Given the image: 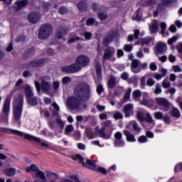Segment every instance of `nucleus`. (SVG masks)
I'll return each instance as SVG.
<instances>
[{"instance_id":"obj_1","label":"nucleus","mask_w":182,"mask_h":182,"mask_svg":"<svg viewBox=\"0 0 182 182\" xmlns=\"http://www.w3.org/2000/svg\"><path fill=\"white\" fill-rule=\"evenodd\" d=\"M74 93L76 97H70L68 99L67 103L68 107L73 110H77L80 112L82 109H86L87 105L86 104H82L83 102H89L90 97L92 96V90L89 84L84 82L78 84L75 90Z\"/></svg>"},{"instance_id":"obj_2","label":"nucleus","mask_w":182,"mask_h":182,"mask_svg":"<svg viewBox=\"0 0 182 182\" xmlns=\"http://www.w3.org/2000/svg\"><path fill=\"white\" fill-rule=\"evenodd\" d=\"M23 109V95L18 94L13 102V117L15 123L21 126V117Z\"/></svg>"},{"instance_id":"obj_3","label":"nucleus","mask_w":182,"mask_h":182,"mask_svg":"<svg viewBox=\"0 0 182 182\" xmlns=\"http://www.w3.org/2000/svg\"><path fill=\"white\" fill-rule=\"evenodd\" d=\"M15 91H12L9 95L6 97L0 113V122L1 123H4V124H8L9 122V112H11V99L14 96Z\"/></svg>"},{"instance_id":"obj_4","label":"nucleus","mask_w":182,"mask_h":182,"mask_svg":"<svg viewBox=\"0 0 182 182\" xmlns=\"http://www.w3.org/2000/svg\"><path fill=\"white\" fill-rule=\"evenodd\" d=\"M52 33H53V26L49 23H44L39 28L38 38L41 41H45L50 38Z\"/></svg>"},{"instance_id":"obj_5","label":"nucleus","mask_w":182,"mask_h":182,"mask_svg":"<svg viewBox=\"0 0 182 182\" xmlns=\"http://www.w3.org/2000/svg\"><path fill=\"white\" fill-rule=\"evenodd\" d=\"M47 80H50V77H44L41 83L38 81L34 82L36 89L38 93L41 92V90H42V92L44 93H49L50 92V83H49V81Z\"/></svg>"},{"instance_id":"obj_6","label":"nucleus","mask_w":182,"mask_h":182,"mask_svg":"<svg viewBox=\"0 0 182 182\" xmlns=\"http://www.w3.org/2000/svg\"><path fill=\"white\" fill-rule=\"evenodd\" d=\"M24 139L29 141H35L36 143H41V147L49 149V144L48 141L41 139L39 137L33 136L29 134H24Z\"/></svg>"},{"instance_id":"obj_7","label":"nucleus","mask_w":182,"mask_h":182,"mask_svg":"<svg viewBox=\"0 0 182 182\" xmlns=\"http://www.w3.org/2000/svg\"><path fill=\"white\" fill-rule=\"evenodd\" d=\"M114 53H116V49L114 47H108L106 48L102 56V62L112 60V58L114 56Z\"/></svg>"},{"instance_id":"obj_8","label":"nucleus","mask_w":182,"mask_h":182,"mask_svg":"<svg viewBox=\"0 0 182 182\" xmlns=\"http://www.w3.org/2000/svg\"><path fill=\"white\" fill-rule=\"evenodd\" d=\"M122 112L125 115V117H130L133 116L134 113V105L132 103L127 104L123 106Z\"/></svg>"},{"instance_id":"obj_9","label":"nucleus","mask_w":182,"mask_h":182,"mask_svg":"<svg viewBox=\"0 0 182 182\" xmlns=\"http://www.w3.org/2000/svg\"><path fill=\"white\" fill-rule=\"evenodd\" d=\"M76 63H79L82 68H86L90 63V58L87 55H80L76 58Z\"/></svg>"},{"instance_id":"obj_10","label":"nucleus","mask_w":182,"mask_h":182,"mask_svg":"<svg viewBox=\"0 0 182 182\" xmlns=\"http://www.w3.org/2000/svg\"><path fill=\"white\" fill-rule=\"evenodd\" d=\"M141 63V61L138 59H134L132 60L131 63V70L132 72L134 73H140L141 72V68H139L140 66V64Z\"/></svg>"},{"instance_id":"obj_11","label":"nucleus","mask_w":182,"mask_h":182,"mask_svg":"<svg viewBox=\"0 0 182 182\" xmlns=\"http://www.w3.org/2000/svg\"><path fill=\"white\" fill-rule=\"evenodd\" d=\"M156 53H164L167 50V45L166 43L159 42L155 46Z\"/></svg>"},{"instance_id":"obj_12","label":"nucleus","mask_w":182,"mask_h":182,"mask_svg":"<svg viewBox=\"0 0 182 182\" xmlns=\"http://www.w3.org/2000/svg\"><path fill=\"white\" fill-rule=\"evenodd\" d=\"M66 35H68V28L66 26L60 27L57 31L55 38L57 39H63V37L66 36Z\"/></svg>"},{"instance_id":"obj_13","label":"nucleus","mask_w":182,"mask_h":182,"mask_svg":"<svg viewBox=\"0 0 182 182\" xmlns=\"http://www.w3.org/2000/svg\"><path fill=\"white\" fill-rule=\"evenodd\" d=\"M28 19L31 23H36L41 19V14L37 12L31 13L28 16Z\"/></svg>"},{"instance_id":"obj_14","label":"nucleus","mask_w":182,"mask_h":182,"mask_svg":"<svg viewBox=\"0 0 182 182\" xmlns=\"http://www.w3.org/2000/svg\"><path fill=\"white\" fill-rule=\"evenodd\" d=\"M123 134H124L127 141L129 143H136V137L129 130H123Z\"/></svg>"},{"instance_id":"obj_15","label":"nucleus","mask_w":182,"mask_h":182,"mask_svg":"<svg viewBox=\"0 0 182 182\" xmlns=\"http://www.w3.org/2000/svg\"><path fill=\"white\" fill-rule=\"evenodd\" d=\"M151 99L149 96V93L144 92L142 95V100H139V104L142 106H149V103H150V101Z\"/></svg>"},{"instance_id":"obj_16","label":"nucleus","mask_w":182,"mask_h":182,"mask_svg":"<svg viewBox=\"0 0 182 182\" xmlns=\"http://www.w3.org/2000/svg\"><path fill=\"white\" fill-rule=\"evenodd\" d=\"M43 63V59L35 60L30 62L28 65V69H31V68H38L41 66Z\"/></svg>"},{"instance_id":"obj_17","label":"nucleus","mask_w":182,"mask_h":182,"mask_svg":"<svg viewBox=\"0 0 182 182\" xmlns=\"http://www.w3.org/2000/svg\"><path fill=\"white\" fill-rule=\"evenodd\" d=\"M155 100L159 106H164V107H168L170 106V103L166 98L159 97L156 98Z\"/></svg>"},{"instance_id":"obj_18","label":"nucleus","mask_w":182,"mask_h":182,"mask_svg":"<svg viewBox=\"0 0 182 182\" xmlns=\"http://www.w3.org/2000/svg\"><path fill=\"white\" fill-rule=\"evenodd\" d=\"M84 167L90 168L91 170H97V166L90 159H87L85 163H83Z\"/></svg>"},{"instance_id":"obj_19","label":"nucleus","mask_w":182,"mask_h":182,"mask_svg":"<svg viewBox=\"0 0 182 182\" xmlns=\"http://www.w3.org/2000/svg\"><path fill=\"white\" fill-rule=\"evenodd\" d=\"M129 126H132L133 129L136 133H140V132H141V128H140V127H139V123H137V122H136L134 120L131 121L129 122V124L127 126V129H130V127H129Z\"/></svg>"},{"instance_id":"obj_20","label":"nucleus","mask_w":182,"mask_h":182,"mask_svg":"<svg viewBox=\"0 0 182 182\" xmlns=\"http://www.w3.org/2000/svg\"><path fill=\"white\" fill-rule=\"evenodd\" d=\"M29 4V1L28 0H21V1H17L16 2V5L17 6L16 9L17 11H21L22 8H25L26 5Z\"/></svg>"},{"instance_id":"obj_21","label":"nucleus","mask_w":182,"mask_h":182,"mask_svg":"<svg viewBox=\"0 0 182 182\" xmlns=\"http://www.w3.org/2000/svg\"><path fill=\"white\" fill-rule=\"evenodd\" d=\"M24 92H25L26 100L31 97H33V89H32V87L27 85L25 87Z\"/></svg>"},{"instance_id":"obj_22","label":"nucleus","mask_w":182,"mask_h":182,"mask_svg":"<svg viewBox=\"0 0 182 182\" xmlns=\"http://www.w3.org/2000/svg\"><path fill=\"white\" fill-rule=\"evenodd\" d=\"M0 130H9L10 133H13L14 134H17V136H20L21 137H24L25 133L18 131L16 129H11L5 127H0Z\"/></svg>"},{"instance_id":"obj_23","label":"nucleus","mask_w":182,"mask_h":182,"mask_svg":"<svg viewBox=\"0 0 182 182\" xmlns=\"http://www.w3.org/2000/svg\"><path fill=\"white\" fill-rule=\"evenodd\" d=\"M149 29L151 33H156V32H159V23L157 21H154L152 24L149 26Z\"/></svg>"},{"instance_id":"obj_24","label":"nucleus","mask_w":182,"mask_h":182,"mask_svg":"<svg viewBox=\"0 0 182 182\" xmlns=\"http://www.w3.org/2000/svg\"><path fill=\"white\" fill-rule=\"evenodd\" d=\"M26 100L29 106L33 107L38 105V97H31L28 98Z\"/></svg>"},{"instance_id":"obj_25","label":"nucleus","mask_w":182,"mask_h":182,"mask_svg":"<svg viewBox=\"0 0 182 182\" xmlns=\"http://www.w3.org/2000/svg\"><path fill=\"white\" fill-rule=\"evenodd\" d=\"M132 97L136 102H140V97H141V91L140 90H136L132 92Z\"/></svg>"},{"instance_id":"obj_26","label":"nucleus","mask_w":182,"mask_h":182,"mask_svg":"<svg viewBox=\"0 0 182 182\" xmlns=\"http://www.w3.org/2000/svg\"><path fill=\"white\" fill-rule=\"evenodd\" d=\"M87 7V4H86V1L83 0L80 1L77 4V8L80 12H83L86 11V8Z\"/></svg>"},{"instance_id":"obj_27","label":"nucleus","mask_w":182,"mask_h":182,"mask_svg":"<svg viewBox=\"0 0 182 182\" xmlns=\"http://www.w3.org/2000/svg\"><path fill=\"white\" fill-rule=\"evenodd\" d=\"M39 170V167L36 164H31L30 166L26 168L27 173H31V171L34 172L35 173Z\"/></svg>"},{"instance_id":"obj_28","label":"nucleus","mask_w":182,"mask_h":182,"mask_svg":"<svg viewBox=\"0 0 182 182\" xmlns=\"http://www.w3.org/2000/svg\"><path fill=\"white\" fill-rule=\"evenodd\" d=\"M71 66L73 68V72H74V73H76L77 72H80V70H82V66L76 62L75 60V63L71 64Z\"/></svg>"},{"instance_id":"obj_29","label":"nucleus","mask_w":182,"mask_h":182,"mask_svg":"<svg viewBox=\"0 0 182 182\" xmlns=\"http://www.w3.org/2000/svg\"><path fill=\"white\" fill-rule=\"evenodd\" d=\"M112 41H113V37L110 35L107 36L103 39V43L105 46H109L110 43H112Z\"/></svg>"},{"instance_id":"obj_30","label":"nucleus","mask_w":182,"mask_h":182,"mask_svg":"<svg viewBox=\"0 0 182 182\" xmlns=\"http://www.w3.org/2000/svg\"><path fill=\"white\" fill-rule=\"evenodd\" d=\"M126 143L124 142V140H123V138H121L119 139H115L114 144L115 147H123Z\"/></svg>"},{"instance_id":"obj_31","label":"nucleus","mask_w":182,"mask_h":182,"mask_svg":"<svg viewBox=\"0 0 182 182\" xmlns=\"http://www.w3.org/2000/svg\"><path fill=\"white\" fill-rule=\"evenodd\" d=\"M36 177H39L41 180H46V175H45V172L38 169L37 172L35 173Z\"/></svg>"},{"instance_id":"obj_32","label":"nucleus","mask_w":182,"mask_h":182,"mask_svg":"<svg viewBox=\"0 0 182 182\" xmlns=\"http://www.w3.org/2000/svg\"><path fill=\"white\" fill-rule=\"evenodd\" d=\"M108 86L110 89H114V87L116 86V77L113 76L110 77V79L108 81Z\"/></svg>"},{"instance_id":"obj_33","label":"nucleus","mask_w":182,"mask_h":182,"mask_svg":"<svg viewBox=\"0 0 182 182\" xmlns=\"http://www.w3.org/2000/svg\"><path fill=\"white\" fill-rule=\"evenodd\" d=\"M170 86H171V82H170V80H168V77H166L162 81V87H164V89H168Z\"/></svg>"},{"instance_id":"obj_34","label":"nucleus","mask_w":182,"mask_h":182,"mask_svg":"<svg viewBox=\"0 0 182 182\" xmlns=\"http://www.w3.org/2000/svg\"><path fill=\"white\" fill-rule=\"evenodd\" d=\"M130 95H132V87H129L124 92V99L127 102L130 100Z\"/></svg>"},{"instance_id":"obj_35","label":"nucleus","mask_w":182,"mask_h":182,"mask_svg":"<svg viewBox=\"0 0 182 182\" xmlns=\"http://www.w3.org/2000/svg\"><path fill=\"white\" fill-rule=\"evenodd\" d=\"M61 70L65 73H74L72 65L63 67Z\"/></svg>"},{"instance_id":"obj_36","label":"nucleus","mask_w":182,"mask_h":182,"mask_svg":"<svg viewBox=\"0 0 182 182\" xmlns=\"http://www.w3.org/2000/svg\"><path fill=\"white\" fill-rule=\"evenodd\" d=\"M95 70L97 77L100 79L102 77V65L100 63H97L95 66Z\"/></svg>"},{"instance_id":"obj_37","label":"nucleus","mask_w":182,"mask_h":182,"mask_svg":"<svg viewBox=\"0 0 182 182\" xmlns=\"http://www.w3.org/2000/svg\"><path fill=\"white\" fill-rule=\"evenodd\" d=\"M87 26H92V25H99V22L96 21V19L93 18H90L86 21Z\"/></svg>"},{"instance_id":"obj_38","label":"nucleus","mask_w":182,"mask_h":182,"mask_svg":"<svg viewBox=\"0 0 182 182\" xmlns=\"http://www.w3.org/2000/svg\"><path fill=\"white\" fill-rule=\"evenodd\" d=\"M16 171V170H15V168H10L6 170L5 174H6V176H9V177H12V176H15Z\"/></svg>"},{"instance_id":"obj_39","label":"nucleus","mask_w":182,"mask_h":182,"mask_svg":"<svg viewBox=\"0 0 182 182\" xmlns=\"http://www.w3.org/2000/svg\"><path fill=\"white\" fill-rule=\"evenodd\" d=\"M96 132H97V134L100 135V137H106V133H105V127L101 128L99 129V128H95Z\"/></svg>"},{"instance_id":"obj_40","label":"nucleus","mask_w":182,"mask_h":182,"mask_svg":"<svg viewBox=\"0 0 182 182\" xmlns=\"http://www.w3.org/2000/svg\"><path fill=\"white\" fill-rule=\"evenodd\" d=\"M153 41V38L146 37L141 39V45H149Z\"/></svg>"},{"instance_id":"obj_41","label":"nucleus","mask_w":182,"mask_h":182,"mask_svg":"<svg viewBox=\"0 0 182 182\" xmlns=\"http://www.w3.org/2000/svg\"><path fill=\"white\" fill-rule=\"evenodd\" d=\"M171 116H173V117H180V116H181L180 109L174 107L172 109Z\"/></svg>"},{"instance_id":"obj_42","label":"nucleus","mask_w":182,"mask_h":182,"mask_svg":"<svg viewBox=\"0 0 182 182\" xmlns=\"http://www.w3.org/2000/svg\"><path fill=\"white\" fill-rule=\"evenodd\" d=\"M45 173L48 178H53V176H55V177H58V173H54L51 171L46 170Z\"/></svg>"},{"instance_id":"obj_43","label":"nucleus","mask_w":182,"mask_h":182,"mask_svg":"<svg viewBox=\"0 0 182 182\" xmlns=\"http://www.w3.org/2000/svg\"><path fill=\"white\" fill-rule=\"evenodd\" d=\"M147 123H154V120H153V117L150 114L149 112H147L146 114L145 119Z\"/></svg>"},{"instance_id":"obj_44","label":"nucleus","mask_w":182,"mask_h":182,"mask_svg":"<svg viewBox=\"0 0 182 182\" xmlns=\"http://www.w3.org/2000/svg\"><path fill=\"white\" fill-rule=\"evenodd\" d=\"M161 85L159 83H156L155 85L154 93L155 95H160L161 93Z\"/></svg>"},{"instance_id":"obj_45","label":"nucleus","mask_w":182,"mask_h":182,"mask_svg":"<svg viewBox=\"0 0 182 182\" xmlns=\"http://www.w3.org/2000/svg\"><path fill=\"white\" fill-rule=\"evenodd\" d=\"M154 116L155 119H156V120H161V119H163V117H164L163 112H156L154 114Z\"/></svg>"},{"instance_id":"obj_46","label":"nucleus","mask_w":182,"mask_h":182,"mask_svg":"<svg viewBox=\"0 0 182 182\" xmlns=\"http://www.w3.org/2000/svg\"><path fill=\"white\" fill-rule=\"evenodd\" d=\"M136 117L138 120H140V122H144L145 120L144 113L143 112H137Z\"/></svg>"},{"instance_id":"obj_47","label":"nucleus","mask_w":182,"mask_h":182,"mask_svg":"<svg viewBox=\"0 0 182 182\" xmlns=\"http://www.w3.org/2000/svg\"><path fill=\"white\" fill-rule=\"evenodd\" d=\"M73 131V125L72 124L68 125L65 129V134L68 136V134H69V133H71V132Z\"/></svg>"},{"instance_id":"obj_48","label":"nucleus","mask_w":182,"mask_h":182,"mask_svg":"<svg viewBox=\"0 0 182 182\" xmlns=\"http://www.w3.org/2000/svg\"><path fill=\"white\" fill-rule=\"evenodd\" d=\"M146 79H147V75L141 77L140 80V86L142 89H144V86H146Z\"/></svg>"},{"instance_id":"obj_49","label":"nucleus","mask_w":182,"mask_h":182,"mask_svg":"<svg viewBox=\"0 0 182 182\" xmlns=\"http://www.w3.org/2000/svg\"><path fill=\"white\" fill-rule=\"evenodd\" d=\"M147 86H149V87H151L156 85V80L153 78H149L146 81Z\"/></svg>"},{"instance_id":"obj_50","label":"nucleus","mask_w":182,"mask_h":182,"mask_svg":"<svg viewBox=\"0 0 182 182\" xmlns=\"http://www.w3.org/2000/svg\"><path fill=\"white\" fill-rule=\"evenodd\" d=\"M123 50L125 52H132V50H133V46H132V44H126L124 46Z\"/></svg>"},{"instance_id":"obj_51","label":"nucleus","mask_w":182,"mask_h":182,"mask_svg":"<svg viewBox=\"0 0 182 182\" xmlns=\"http://www.w3.org/2000/svg\"><path fill=\"white\" fill-rule=\"evenodd\" d=\"M160 26L161 29V35H164V33H166V29L167 28V25L166 24L165 22H161Z\"/></svg>"},{"instance_id":"obj_52","label":"nucleus","mask_w":182,"mask_h":182,"mask_svg":"<svg viewBox=\"0 0 182 182\" xmlns=\"http://www.w3.org/2000/svg\"><path fill=\"white\" fill-rule=\"evenodd\" d=\"M58 12L59 14H61V15H65V14H68V11L66 7L62 6L60 7Z\"/></svg>"},{"instance_id":"obj_53","label":"nucleus","mask_w":182,"mask_h":182,"mask_svg":"<svg viewBox=\"0 0 182 182\" xmlns=\"http://www.w3.org/2000/svg\"><path fill=\"white\" fill-rule=\"evenodd\" d=\"M113 117L114 119H115V120H119V119H123V114H122L120 112H117L114 113Z\"/></svg>"},{"instance_id":"obj_54","label":"nucleus","mask_w":182,"mask_h":182,"mask_svg":"<svg viewBox=\"0 0 182 182\" xmlns=\"http://www.w3.org/2000/svg\"><path fill=\"white\" fill-rule=\"evenodd\" d=\"M98 17L101 21H105L107 18V13H100L98 14Z\"/></svg>"},{"instance_id":"obj_55","label":"nucleus","mask_w":182,"mask_h":182,"mask_svg":"<svg viewBox=\"0 0 182 182\" xmlns=\"http://www.w3.org/2000/svg\"><path fill=\"white\" fill-rule=\"evenodd\" d=\"M149 69L153 72H156V70H157V64L154 62L151 63L149 65Z\"/></svg>"},{"instance_id":"obj_56","label":"nucleus","mask_w":182,"mask_h":182,"mask_svg":"<svg viewBox=\"0 0 182 182\" xmlns=\"http://www.w3.org/2000/svg\"><path fill=\"white\" fill-rule=\"evenodd\" d=\"M139 143H147V137L142 135L138 138Z\"/></svg>"},{"instance_id":"obj_57","label":"nucleus","mask_w":182,"mask_h":182,"mask_svg":"<svg viewBox=\"0 0 182 182\" xmlns=\"http://www.w3.org/2000/svg\"><path fill=\"white\" fill-rule=\"evenodd\" d=\"M22 83H23V80L22 79H19L15 85L14 87V90H16L17 89H19V87H21V85H22Z\"/></svg>"},{"instance_id":"obj_58","label":"nucleus","mask_w":182,"mask_h":182,"mask_svg":"<svg viewBox=\"0 0 182 182\" xmlns=\"http://www.w3.org/2000/svg\"><path fill=\"white\" fill-rule=\"evenodd\" d=\"M62 82L63 85H67V83H70L72 82V79L70 77H64Z\"/></svg>"},{"instance_id":"obj_59","label":"nucleus","mask_w":182,"mask_h":182,"mask_svg":"<svg viewBox=\"0 0 182 182\" xmlns=\"http://www.w3.org/2000/svg\"><path fill=\"white\" fill-rule=\"evenodd\" d=\"M114 137L115 140L123 139V134H122L120 132H117L114 134Z\"/></svg>"},{"instance_id":"obj_60","label":"nucleus","mask_w":182,"mask_h":182,"mask_svg":"<svg viewBox=\"0 0 182 182\" xmlns=\"http://www.w3.org/2000/svg\"><path fill=\"white\" fill-rule=\"evenodd\" d=\"M95 171H99L100 173H102V174H107V171L103 167L97 166V170H95Z\"/></svg>"},{"instance_id":"obj_61","label":"nucleus","mask_w":182,"mask_h":182,"mask_svg":"<svg viewBox=\"0 0 182 182\" xmlns=\"http://www.w3.org/2000/svg\"><path fill=\"white\" fill-rule=\"evenodd\" d=\"M56 122L57 124L60 126V129H63L65 127V122L60 118H57Z\"/></svg>"},{"instance_id":"obj_62","label":"nucleus","mask_w":182,"mask_h":182,"mask_svg":"<svg viewBox=\"0 0 182 182\" xmlns=\"http://www.w3.org/2000/svg\"><path fill=\"white\" fill-rule=\"evenodd\" d=\"M73 160H78L80 163H83V157L82 156L77 154L73 157Z\"/></svg>"},{"instance_id":"obj_63","label":"nucleus","mask_w":182,"mask_h":182,"mask_svg":"<svg viewBox=\"0 0 182 182\" xmlns=\"http://www.w3.org/2000/svg\"><path fill=\"white\" fill-rule=\"evenodd\" d=\"M177 39H178V37H177V36L172 37L168 41V45H173V43H174L177 41Z\"/></svg>"},{"instance_id":"obj_64","label":"nucleus","mask_w":182,"mask_h":182,"mask_svg":"<svg viewBox=\"0 0 182 182\" xmlns=\"http://www.w3.org/2000/svg\"><path fill=\"white\" fill-rule=\"evenodd\" d=\"M172 69L175 73L182 72V70H181V68H180V65H173L172 66Z\"/></svg>"}]
</instances>
